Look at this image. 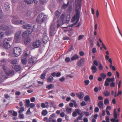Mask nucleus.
Returning <instances> with one entry per match:
<instances>
[{"mask_svg":"<svg viewBox=\"0 0 122 122\" xmlns=\"http://www.w3.org/2000/svg\"><path fill=\"white\" fill-rule=\"evenodd\" d=\"M81 4V0H78L75 9L76 14L72 18L71 21L72 22H74L76 21L75 23H77L79 21Z\"/></svg>","mask_w":122,"mask_h":122,"instance_id":"f257e3e1","label":"nucleus"},{"mask_svg":"<svg viewBox=\"0 0 122 122\" xmlns=\"http://www.w3.org/2000/svg\"><path fill=\"white\" fill-rule=\"evenodd\" d=\"M47 18L46 16L45 15L44 13H41L37 16L36 19V21L37 23L43 22Z\"/></svg>","mask_w":122,"mask_h":122,"instance_id":"f03ea898","label":"nucleus"},{"mask_svg":"<svg viewBox=\"0 0 122 122\" xmlns=\"http://www.w3.org/2000/svg\"><path fill=\"white\" fill-rule=\"evenodd\" d=\"M11 40V39L9 38H5L3 41V44L4 47L5 49L9 48L10 47L9 44V42Z\"/></svg>","mask_w":122,"mask_h":122,"instance_id":"7ed1b4c3","label":"nucleus"},{"mask_svg":"<svg viewBox=\"0 0 122 122\" xmlns=\"http://www.w3.org/2000/svg\"><path fill=\"white\" fill-rule=\"evenodd\" d=\"M56 25L55 23H52L50 26V35L51 36H54L55 34V28Z\"/></svg>","mask_w":122,"mask_h":122,"instance_id":"20e7f679","label":"nucleus"},{"mask_svg":"<svg viewBox=\"0 0 122 122\" xmlns=\"http://www.w3.org/2000/svg\"><path fill=\"white\" fill-rule=\"evenodd\" d=\"M13 51L16 57L19 56L21 53V49L18 47H15L13 49Z\"/></svg>","mask_w":122,"mask_h":122,"instance_id":"39448f33","label":"nucleus"},{"mask_svg":"<svg viewBox=\"0 0 122 122\" xmlns=\"http://www.w3.org/2000/svg\"><path fill=\"white\" fill-rule=\"evenodd\" d=\"M21 33V31H18L16 33L14 39V41L16 42H18L19 41L20 39V35Z\"/></svg>","mask_w":122,"mask_h":122,"instance_id":"423d86ee","label":"nucleus"},{"mask_svg":"<svg viewBox=\"0 0 122 122\" xmlns=\"http://www.w3.org/2000/svg\"><path fill=\"white\" fill-rule=\"evenodd\" d=\"M41 43L39 40H36L32 44L33 47L35 48H37L41 45Z\"/></svg>","mask_w":122,"mask_h":122,"instance_id":"0eeeda50","label":"nucleus"},{"mask_svg":"<svg viewBox=\"0 0 122 122\" xmlns=\"http://www.w3.org/2000/svg\"><path fill=\"white\" fill-rule=\"evenodd\" d=\"M117 110L116 109H114L113 111V116L114 118L111 119L110 121L111 122H114L116 121V119L117 117L118 114L116 112Z\"/></svg>","mask_w":122,"mask_h":122,"instance_id":"6e6552de","label":"nucleus"},{"mask_svg":"<svg viewBox=\"0 0 122 122\" xmlns=\"http://www.w3.org/2000/svg\"><path fill=\"white\" fill-rule=\"evenodd\" d=\"M85 59L84 58L81 59L77 63V65L78 66H81L83 65L85 61Z\"/></svg>","mask_w":122,"mask_h":122,"instance_id":"1a4fd4ad","label":"nucleus"},{"mask_svg":"<svg viewBox=\"0 0 122 122\" xmlns=\"http://www.w3.org/2000/svg\"><path fill=\"white\" fill-rule=\"evenodd\" d=\"M9 26L5 25L4 24H2L0 26V30H8L9 29Z\"/></svg>","mask_w":122,"mask_h":122,"instance_id":"9d476101","label":"nucleus"},{"mask_svg":"<svg viewBox=\"0 0 122 122\" xmlns=\"http://www.w3.org/2000/svg\"><path fill=\"white\" fill-rule=\"evenodd\" d=\"M54 116V114L51 115L50 116L49 119L46 121V122H56V119L53 118Z\"/></svg>","mask_w":122,"mask_h":122,"instance_id":"9b49d317","label":"nucleus"},{"mask_svg":"<svg viewBox=\"0 0 122 122\" xmlns=\"http://www.w3.org/2000/svg\"><path fill=\"white\" fill-rule=\"evenodd\" d=\"M65 17V15L63 14H62L60 17V19L59 20H58L57 23H59V22L64 23L63 21Z\"/></svg>","mask_w":122,"mask_h":122,"instance_id":"f8f14e48","label":"nucleus"},{"mask_svg":"<svg viewBox=\"0 0 122 122\" xmlns=\"http://www.w3.org/2000/svg\"><path fill=\"white\" fill-rule=\"evenodd\" d=\"M35 61L32 57L30 58L29 59L28 61V63L29 65L31 66H32L35 64Z\"/></svg>","mask_w":122,"mask_h":122,"instance_id":"ddd939ff","label":"nucleus"},{"mask_svg":"<svg viewBox=\"0 0 122 122\" xmlns=\"http://www.w3.org/2000/svg\"><path fill=\"white\" fill-rule=\"evenodd\" d=\"M42 39L43 43H46L48 40V37L47 36L44 35Z\"/></svg>","mask_w":122,"mask_h":122,"instance_id":"4468645a","label":"nucleus"},{"mask_svg":"<svg viewBox=\"0 0 122 122\" xmlns=\"http://www.w3.org/2000/svg\"><path fill=\"white\" fill-rule=\"evenodd\" d=\"M76 95L80 99H82L84 96V93L83 92L77 93L76 94Z\"/></svg>","mask_w":122,"mask_h":122,"instance_id":"2eb2a0df","label":"nucleus"},{"mask_svg":"<svg viewBox=\"0 0 122 122\" xmlns=\"http://www.w3.org/2000/svg\"><path fill=\"white\" fill-rule=\"evenodd\" d=\"M31 32L29 30H27L25 31L22 35V37H25V36H28L30 34Z\"/></svg>","mask_w":122,"mask_h":122,"instance_id":"dca6fc26","label":"nucleus"},{"mask_svg":"<svg viewBox=\"0 0 122 122\" xmlns=\"http://www.w3.org/2000/svg\"><path fill=\"white\" fill-rule=\"evenodd\" d=\"M92 70V73H95L97 71V69L96 66L94 65H93L91 68Z\"/></svg>","mask_w":122,"mask_h":122,"instance_id":"f3484780","label":"nucleus"},{"mask_svg":"<svg viewBox=\"0 0 122 122\" xmlns=\"http://www.w3.org/2000/svg\"><path fill=\"white\" fill-rule=\"evenodd\" d=\"M13 68H14L15 71H18L20 70L21 67L19 66L16 65L15 66H13Z\"/></svg>","mask_w":122,"mask_h":122,"instance_id":"a211bd4d","label":"nucleus"},{"mask_svg":"<svg viewBox=\"0 0 122 122\" xmlns=\"http://www.w3.org/2000/svg\"><path fill=\"white\" fill-rule=\"evenodd\" d=\"M31 40L30 38L28 37L25 38L24 40V43L25 44H27L30 43L31 41Z\"/></svg>","mask_w":122,"mask_h":122,"instance_id":"6ab92c4d","label":"nucleus"},{"mask_svg":"<svg viewBox=\"0 0 122 122\" xmlns=\"http://www.w3.org/2000/svg\"><path fill=\"white\" fill-rule=\"evenodd\" d=\"M46 72L44 71L41 75L40 78L42 79L45 80L46 79Z\"/></svg>","mask_w":122,"mask_h":122,"instance_id":"aec40b11","label":"nucleus"},{"mask_svg":"<svg viewBox=\"0 0 122 122\" xmlns=\"http://www.w3.org/2000/svg\"><path fill=\"white\" fill-rule=\"evenodd\" d=\"M14 72L13 70H10L6 73V74L8 76H12L14 75Z\"/></svg>","mask_w":122,"mask_h":122,"instance_id":"412c9836","label":"nucleus"},{"mask_svg":"<svg viewBox=\"0 0 122 122\" xmlns=\"http://www.w3.org/2000/svg\"><path fill=\"white\" fill-rule=\"evenodd\" d=\"M103 93L104 96L106 97H108L110 95V92L107 90H105Z\"/></svg>","mask_w":122,"mask_h":122,"instance_id":"4be33fe9","label":"nucleus"},{"mask_svg":"<svg viewBox=\"0 0 122 122\" xmlns=\"http://www.w3.org/2000/svg\"><path fill=\"white\" fill-rule=\"evenodd\" d=\"M103 101H100L98 103V106L100 109H102L103 108Z\"/></svg>","mask_w":122,"mask_h":122,"instance_id":"5701e85b","label":"nucleus"},{"mask_svg":"<svg viewBox=\"0 0 122 122\" xmlns=\"http://www.w3.org/2000/svg\"><path fill=\"white\" fill-rule=\"evenodd\" d=\"M68 24L69 23L67 24H65V25H66V26H65V25H64V26H62L61 27L62 28H68V27H72L74 25H75L76 23H73V24H72L70 25H68Z\"/></svg>","mask_w":122,"mask_h":122,"instance_id":"b1692460","label":"nucleus"},{"mask_svg":"<svg viewBox=\"0 0 122 122\" xmlns=\"http://www.w3.org/2000/svg\"><path fill=\"white\" fill-rule=\"evenodd\" d=\"M79 58V56L76 54L74 55L71 58V60L72 61L76 60L78 59Z\"/></svg>","mask_w":122,"mask_h":122,"instance_id":"393cba45","label":"nucleus"},{"mask_svg":"<svg viewBox=\"0 0 122 122\" xmlns=\"http://www.w3.org/2000/svg\"><path fill=\"white\" fill-rule=\"evenodd\" d=\"M23 28L24 29H29L31 28V26L30 24H28L26 25H23Z\"/></svg>","mask_w":122,"mask_h":122,"instance_id":"a878e982","label":"nucleus"},{"mask_svg":"<svg viewBox=\"0 0 122 122\" xmlns=\"http://www.w3.org/2000/svg\"><path fill=\"white\" fill-rule=\"evenodd\" d=\"M84 100L86 102L88 101L90 102V98L89 95H87L84 97Z\"/></svg>","mask_w":122,"mask_h":122,"instance_id":"bb28decb","label":"nucleus"},{"mask_svg":"<svg viewBox=\"0 0 122 122\" xmlns=\"http://www.w3.org/2000/svg\"><path fill=\"white\" fill-rule=\"evenodd\" d=\"M115 79L114 77L112 78H110L108 77L106 79V81H107L108 82H113Z\"/></svg>","mask_w":122,"mask_h":122,"instance_id":"cd10ccee","label":"nucleus"},{"mask_svg":"<svg viewBox=\"0 0 122 122\" xmlns=\"http://www.w3.org/2000/svg\"><path fill=\"white\" fill-rule=\"evenodd\" d=\"M12 22L13 23H25V22L24 21L20 20V21L19 20H18L15 19L12 20Z\"/></svg>","mask_w":122,"mask_h":122,"instance_id":"c85d7f7f","label":"nucleus"},{"mask_svg":"<svg viewBox=\"0 0 122 122\" xmlns=\"http://www.w3.org/2000/svg\"><path fill=\"white\" fill-rule=\"evenodd\" d=\"M61 12L60 10H57V11L55 13L56 16L57 17H59L60 15L61 14Z\"/></svg>","mask_w":122,"mask_h":122,"instance_id":"c756f323","label":"nucleus"},{"mask_svg":"<svg viewBox=\"0 0 122 122\" xmlns=\"http://www.w3.org/2000/svg\"><path fill=\"white\" fill-rule=\"evenodd\" d=\"M75 111L78 115H82L83 113L80 110L77 109H75Z\"/></svg>","mask_w":122,"mask_h":122,"instance_id":"7c9ffc66","label":"nucleus"},{"mask_svg":"<svg viewBox=\"0 0 122 122\" xmlns=\"http://www.w3.org/2000/svg\"><path fill=\"white\" fill-rule=\"evenodd\" d=\"M48 82H51L53 80V78L52 76H49L47 79Z\"/></svg>","mask_w":122,"mask_h":122,"instance_id":"2f4dec72","label":"nucleus"},{"mask_svg":"<svg viewBox=\"0 0 122 122\" xmlns=\"http://www.w3.org/2000/svg\"><path fill=\"white\" fill-rule=\"evenodd\" d=\"M34 0H24V1L27 4H31L34 1Z\"/></svg>","mask_w":122,"mask_h":122,"instance_id":"473e14b6","label":"nucleus"},{"mask_svg":"<svg viewBox=\"0 0 122 122\" xmlns=\"http://www.w3.org/2000/svg\"><path fill=\"white\" fill-rule=\"evenodd\" d=\"M21 61L22 64L25 65L26 64V58L22 59Z\"/></svg>","mask_w":122,"mask_h":122,"instance_id":"72a5a7b5","label":"nucleus"},{"mask_svg":"<svg viewBox=\"0 0 122 122\" xmlns=\"http://www.w3.org/2000/svg\"><path fill=\"white\" fill-rule=\"evenodd\" d=\"M2 64H6L8 62V60L5 59H3L2 61H1Z\"/></svg>","mask_w":122,"mask_h":122,"instance_id":"f704fd0d","label":"nucleus"},{"mask_svg":"<svg viewBox=\"0 0 122 122\" xmlns=\"http://www.w3.org/2000/svg\"><path fill=\"white\" fill-rule=\"evenodd\" d=\"M30 103V101L29 99H27L25 101V106L28 107H29Z\"/></svg>","mask_w":122,"mask_h":122,"instance_id":"c9c22d12","label":"nucleus"},{"mask_svg":"<svg viewBox=\"0 0 122 122\" xmlns=\"http://www.w3.org/2000/svg\"><path fill=\"white\" fill-rule=\"evenodd\" d=\"M109 103V100L107 98H105L104 100V103L105 105H108Z\"/></svg>","mask_w":122,"mask_h":122,"instance_id":"e433bc0d","label":"nucleus"},{"mask_svg":"<svg viewBox=\"0 0 122 122\" xmlns=\"http://www.w3.org/2000/svg\"><path fill=\"white\" fill-rule=\"evenodd\" d=\"M98 68L99 70L101 71L103 69V67L101 63H99Z\"/></svg>","mask_w":122,"mask_h":122,"instance_id":"4c0bfd02","label":"nucleus"},{"mask_svg":"<svg viewBox=\"0 0 122 122\" xmlns=\"http://www.w3.org/2000/svg\"><path fill=\"white\" fill-rule=\"evenodd\" d=\"M100 76L103 79H105L106 77V75L105 74L102 73H100Z\"/></svg>","mask_w":122,"mask_h":122,"instance_id":"58836bf2","label":"nucleus"},{"mask_svg":"<svg viewBox=\"0 0 122 122\" xmlns=\"http://www.w3.org/2000/svg\"><path fill=\"white\" fill-rule=\"evenodd\" d=\"M53 85L52 84H50L46 86V88H47L48 89L50 90L52 88Z\"/></svg>","mask_w":122,"mask_h":122,"instance_id":"ea45409f","label":"nucleus"},{"mask_svg":"<svg viewBox=\"0 0 122 122\" xmlns=\"http://www.w3.org/2000/svg\"><path fill=\"white\" fill-rule=\"evenodd\" d=\"M17 62V60L16 59H14L12 60L11 61V63L12 64H16Z\"/></svg>","mask_w":122,"mask_h":122,"instance_id":"a19ab883","label":"nucleus"},{"mask_svg":"<svg viewBox=\"0 0 122 122\" xmlns=\"http://www.w3.org/2000/svg\"><path fill=\"white\" fill-rule=\"evenodd\" d=\"M67 112L69 113H71L72 109L71 108L67 107L66 109Z\"/></svg>","mask_w":122,"mask_h":122,"instance_id":"79ce46f5","label":"nucleus"},{"mask_svg":"<svg viewBox=\"0 0 122 122\" xmlns=\"http://www.w3.org/2000/svg\"><path fill=\"white\" fill-rule=\"evenodd\" d=\"M24 111V108L23 107H20L19 110L18 112L19 113H20Z\"/></svg>","mask_w":122,"mask_h":122,"instance_id":"37998d69","label":"nucleus"},{"mask_svg":"<svg viewBox=\"0 0 122 122\" xmlns=\"http://www.w3.org/2000/svg\"><path fill=\"white\" fill-rule=\"evenodd\" d=\"M110 68L112 69V70L114 71L116 70V68L114 66H112V64H110L109 66Z\"/></svg>","mask_w":122,"mask_h":122,"instance_id":"c03bdc74","label":"nucleus"},{"mask_svg":"<svg viewBox=\"0 0 122 122\" xmlns=\"http://www.w3.org/2000/svg\"><path fill=\"white\" fill-rule=\"evenodd\" d=\"M82 115H80V116L79 117L77 118L76 120V122H78L79 120H81L82 119Z\"/></svg>","mask_w":122,"mask_h":122,"instance_id":"a18cd8bd","label":"nucleus"},{"mask_svg":"<svg viewBox=\"0 0 122 122\" xmlns=\"http://www.w3.org/2000/svg\"><path fill=\"white\" fill-rule=\"evenodd\" d=\"M47 113V111L46 110H43L42 111V114L43 116L46 115Z\"/></svg>","mask_w":122,"mask_h":122,"instance_id":"49530a36","label":"nucleus"},{"mask_svg":"<svg viewBox=\"0 0 122 122\" xmlns=\"http://www.w3.org/2000/svg\"><path fill=\"white\" fill-rule=\"evenodd\" d=\"M19 117L20 119H23L24 118V116L23 114L20 113L19 115Z\"/></svg>","mask_w":122,"mask_h":122,"instance_id":"de8ad7c7","label":"nucleus"},{"mask_svg":"<svg viewBox=\"0 0 122 122\" xmlns=\"http://www.w3.org/2000/svg\"><path fill=\"white\" fill-rule=\"evenodd\" d=\"M3 16V13L1 10L0 9V19L2 18Z\"/></svg>","mask_w":122,"mask_h":122,"instance_id":"09e8293b","label":"nucleus"},{"mask_svg":"<svg viewBox=\"0 0 122 122\" xmlns=\"http://www.w3.org/2000/svg\"><path fill=\"white\" fill-rule=\"evenodd\" d=\"M69 3V1H68L67 4H66L63 5L62 6V8L63 9H65L68 6Z\"/></svg>","mask_w":122,"mask_h":122,"instance_id":"8fccbe9b","label":"nucleus"},{"mask_svg":"<svg viewBox=\"0 0 122 122\" xmlns=\"http://www.w3.org/2000/svg\"><path fill=\"white\" fill-rule=\"evenodd\" d=\"M30 108H33L35 106V105L34 103H31L29 105V106Z\"/></svg>","mask_w":122,"mask_h":122,"instance_id":"3c124183","label":"nucleus"},{"mask_svg":"<svg viewBox=\"0 0 122 122\" xmlns=\"http://www.w3.org/2000/svg\"><path fill=\"white\" fill-rule=\"evenodd\" d=\"M71 19V16L70 15H68L66 18V20L67 21H69Z\"/></svg>","mask_w":122,"mask_h":122,"instance_id":"603ef678","label":"nucleus"},{"mask_svg":"<svg viewBox=\"0 0 122 122\" xmlns=\"http://www.w3.org/2000/svg\"><path fill=\"white\" fill-rule=\"evenodd\" d=\"M71 102H73L74 103V107H76L77 106V105L76 103L75 100H71Z\"/></svg>","mask_w":122,"mask_h":122,"instance_id":"864d4df0","label":"nucleus"},{"mask_svg":"<svg viewBox=\"0 0 122 122\" xmlns=\"http://www.w3.org/2000/svg\"><path fill=\"white\" fill-rule=\"evenodd\" d=\"M70 60V59L69 57H66L65 59V61L67 62H69Z\"/></svg>","mask_w":122,"mask_h":122,"instance_id":"5fc2aeb1","label":"nucleus"},{"mask_svg":"<svg viewBox=\"0 0 122 122\" xmlns=\"http://www.w3.org/2000/svg\"><path fill=\"white\" fill-rule=\"evenodd\" d=\"M87 103L86 102L84 101H83L81 103V106H84L86 105Z\"/></svg>","mask_w":122,"mask_h":122,"instance_id":"6e6d98bb","label":"nucleus"},{"mask_svg":"<svg viewBox=\"0 0 122 122\" xmlns=\"http://www.w3.org/2000/svg\"><path fill=\"white\" fill-rule=\"evenodd\" d=\"M60 81L61 82H63L65 80V78L64 77H62L59 79Z\"/></svg>","mask_w":122,"mask_h":122,"instance_id":"4d7b16f0","label":"nucleus"},{"mask_svg":"<svg viewBox=\"0 0 122 122\" xmlns=\"http://www.w3.org/2000/svg\"><path fill=\"white\" fill-rule=\"evenodd\" d=\"M77 112L75 111H74L72 113V116L74 117H76L77 116Z\"/></svg>","mask_w":122,"mask_h":122,"instance_id":"13d9d810","label":"nucleus"},{"mask_svg":"<svg viewBox=\"0 0 122 122\" xmlns=\"http://www.w3.org/2000/svg\"><path fill=\"white\" fill-rule=\"evenodd\" d=\"M84 36L83 35H80L78 37V40H80L82 39L83 37H84Z\"/></svg>","mask_w":122,"mask_h":122,"instance_id":"bf43d9fd","label":"nucleus"},{"mask_svg":"<svg viewBox=\"0 0 122 122\" xmlns=\"http://www.w3.org/2000/svg\"><path fill=\"white\" fill-rule=\"evenodd\" d=\"M93 64L97 66L98 65V62L96 60H95L93 61Z\"/></svg>","mask_w":122,"mask_h":122,"instance_id":"052dcab7","label":"nucleus"},{"mask_svg":"<svg viewBox=\"0 0 122 122\" xmlns=\"http://www.w3.org/2000/svg\"><path fill=\"white\" fill-rule=\"evenodd\" d=\"M121 81H120L118 84V89L119 90L121 87Z\"/></svg>","mask_w":122,"mask_h":122,"instance_id":"680f3d73","label":"nucleus"},{"mask_svg":"<svg viewBox=\"0 0 122 122\" xmlns=\"http://www.w3.org/2000/svg\"><path fill=\"white\" fill-rule=\"evenodd\" d=\"M84 82L86 85H87L89 83V80H86L84 81Z\"/></svg>","mask_w":122,"mask_h":122,"instance_id":"e2e57ef3","label":"nucleus"},{"mask_svg":"<svg viewBox=\"0 0 122 122\" xmlns=\"http://www.w3.org/2000/svg\"><path fill=\"white\" fill-rule=\"evenodd\" d=\"M70 38L68 37H63V39L64 40H70Z\"/></svg>","mask_w":122,"mask_h":122,"instance_id":"0e129e2a","label":"nucleus"},{"mask_svg":"<svg viewBox=\"0 0 122 122\" xmlns=\"http://www.w3.org/2000/svg\"><path fill=\"white\" fill-rule=\"evenodd\" d=\"M115 86V83L113 82H112L110 84V86L111 87H114Z\"/></svg>","mask_w":122,"mask_h":122,"instance_id":"69168bd1","label":"nucleus"},{"mask_svg":"<svg viewBox=\"0 0 122 122\" xmlns=\"http://www.w3.org/2000/svg\"><path fill=\"white\" fill-rule=\"evenodd\" d=\"M108 82L106 80L105 82L104 85L106 86H108L109 85V83H108Z\"/></svg>","mask_w":122,"mask_h":122,"instance_id":"338daca9","label":"nucleus"},{"mask_svg":"<svg viewBox=\"0 0 122 122\" xmlns=\"http://www.w3.org/2000/svg\"><path fill=\"white\" fill-rule=\"evenodd\" d=\"M109 119V117L108 116H107L105 117V120L106 122H110Z\"/></svg>","mask_w":122,"mask_h":122,"instance_id":"774afa93","label":"nucleus"}]
</instances>
